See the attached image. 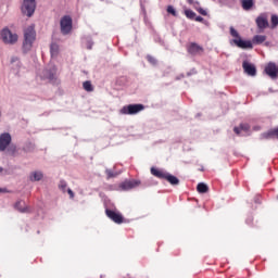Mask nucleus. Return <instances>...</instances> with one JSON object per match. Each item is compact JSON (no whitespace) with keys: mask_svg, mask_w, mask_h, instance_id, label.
Listing matches in <instances>:
<instances>
[{"mask_svg":"<svg viewBox=\"0 0 278 278\" xmlns=\"http://www.w3.org/2000/svg\"><path fill=\"white\" fill-rule=\"evenodd\" d=\"M35 41H36V30L34 29V26H28L24 30L23 51H25V53H27V51H31V48L34 47Z\"/></svg>","mask_w":278,"mask_h":278,"instance_id":"f257e3e1","label":"nucleus"},{"mask_svg":"<svg viewBox=\"0 0 278 278\" xmlns=\"http://www.w3.org/2000/svg\"><path fill=\"white\" fill-rule=\"evenodd\" d=\"M151 174L154 177H157L159 179H165L172 186H179V178L172 175L170 173L164 170V169H157L155 167L151 168Z\"/></svg>","mask_w":278,"mask_h":278,"instance_id":"f03ea898","label":"nucleus"},{"mask_svg":"<svg viewBox=\"0 0 278 278\" xmlns=\"http://www.w3.org/2000/svg\"><path fill=\"white\" fill-rule=\"evenodd\" d=\"M0 38L4 45H16L18 42V35L12 33L10 28H3L0 33Z\"/></svg>","mask_w":278,"mask_h":278,"instance_id":"7ed1b4c3","label":"nucleus"},{"mask_svg":"<svg viewBox=\"0 0 278 278\" xmlns=\"http://www.w3.org/2000/svg\"><path fill=\"white\" fill-rule=\"evenodd\" d=\"M34 12H36V0H24L22 4V13L28 18L34 16Z\"/></svg>","mask_w":278,"mask_h":278,"instance_id":"20e7f679","label":"nucleus"},{"mask_svg":"<svg viewBox=\"0 0 278 278\" xmlns=\"http://www.w3.org/2000/svg\"><path fill=\"white\" fill-rule=\"evenodd\" d=\"M255 24L257 26L258 31H264L265 29H268L270 27V24L268 23V13H261L256 20Z\"/></svg>","mask_w":278,"mask_h":278,"instance_id":"39448f33","label":"nucleus"},{"mask_svg":"<svg viewBox=\"0 0 278 278\" xmlns=\"http://www.w3.org/2000/svg\"><path fill=\"white\" fill-rule=\"evenodd\" d=\"M60 25H61V33L64 36H66L71 34V30L73 29V18L68 15H65L61 18Z\"/></svg>","mask_w":278,"mask_h":278,"instance_id":"423d86ee","label":"nucleus"},{"mask_svg":"<svg viewBox=\"0 0 278 278\" xmlns=\"http://www.w3.org/2000/svg\"><path fill=\"white\" fill-rule=\"evenodd\" d=\"M142 110H144V105L142 104H129L122 108L121 114L134 115V114H138V112H142Z\"/></svg>","mask_w":278,"mask_h":278,"instance_id":"0eeeda50","label":"nucleus"},{"mask_svg":"<svg viewBox=\"0 0 278 278\" xmlns=\"http://www.w3.org/2000/svg\"><path fill=\"white\" fill-rule=\"evenodd\" d=\"M12 142V135L10 132H3L0 135V151H5Z\"/></svg>","mask_w":278,"mask_h":278,"instance_id":"6e6552de","label":"nucleus"},{"mask_svg":"<svg viewBox=\"0 0 278 278\" xmlns=\"http://www.w3.org/2000/svg\"><path fill=\"white\" fill-rule=\"evenodd\" d=\"M242 68L244 73L250 77H255V75H257V70L255 68V65L248 61H243Z\"/></svg>","mask_w":278,"mask_h":278,"instance_id":"1a4fd4ad","label":"nucleus"},{"mask_svg":"<svg viewBox=\"0 0 278 278\" xmlns=\"http://www.w3.org/2000/svg\"><path fill=\"white\" fill-rule=\"evenodd\" d=\"M105 214L111 220H113V223H116L117 225L123 223V215H121V213H116L110 208H106Z\"/></svg>","mask_w":278,"mask_h":278,"instance_id":"9d476101","label":"nucleus"},{"mask_svg":"<svg viewBox=\"0 0 278 278\" xmlns=\"http://www.w3.org/2000/svg\"><path fill=\"white\" fill-rule=\"evenodd\" d=\"M265 73L271 79H277V73H278L277 65L273 62L268 63L267 66L265 67Z\"/></svg>","mask_w":278,"mask_h":278,"instance_id":"9b49d317","label":"nucleus"},{"mask_svg":"<svg viewBox=\"0 0 278 278\" xmlns=\"http://www.w3.org/2000/svg\"><path fill=\"white\" fill-rule=\"evenodd\" d=\"M140 186V180H126L119 185L122 190H132V188H138Z\"/></svg>","mask_w":278,"mask_h":278,"instance_id":"f8f14e48","label":"nucleus"},{"mask_svg":"<svg viewBox=\"0 0 278 278\" xmlns=\"http://www.w3.org/2000/svg\"><path fill=\"white\" fill-rule=\"evenodd\" d=\"M232 42L239 47V49H253V43L250 40H242L240 37L239 39H233Z\"/></svg>","mask_w":278,"mask_h":278,"instance_id":"ddd939ff","label":"nucleus"},{"mask_svg":"<svg viewBox=\"0 0 278 278\" xmlns=\"http://www.w3.org/2000/svg\"><path fill=\"white\" fill-rule=\"evenodd\" d=\"M188 53H190V55H201V53H203V47L197 43H191L188 47Z\"/></svg>","mask_w":278,"mask_h":278,"instance_id":"4468645a","label":"nucleus"},{"mask_svg":"<svg viewBox=\"0 0 278 278\" xmlns=\"http://www.w3.org/2000/svg\"><path fill=\"white\" fill-rule=\"evenodd\" d=\"M14 207L17 210V212H21V214H27V212H29V206H27L23 200L17 201Z\"/></svg>","mask_w":278,"mask_h":278,"instance_id":"2eb2a0df","label":"nucleus"},{"mask_svg":"<svg viewBox=\"0 0 278 278\" xmlns=\"http://www.w3.org/2000/svg\"><path fill=\"white\" fill-rule=\"evenodd\" d=\"M270 138H278V128L261 135V140H270Z\"/></svg>","mask_w":278,"mask_h":278,"instance_id":"dca6fc26","label":"nucleus"},{"mask_svg":"<svg viewBox=\"0 0 278 278\" xmlns=\"http://www.w3.org/2000/svg\"><path fill=\"white\" fill-rule=\"evenodd\" d=\"M43 177H45V174L40 170H35L29 175L30 181H42Z\"/></svg>","mask_w":278,"mask_h":278,"instance_id":"f3484780","label":"nucleus"},{"mask_svg":"<svg viewBox=\"0 0 278 278\" xmlns=\"http://www.w3.org/2000/svg\"><path fill=\"white\" fill-rule=\"evenodd\" d=\"M249 129H251V126L249 124H240L239 127L233 128V131H235V134H237V136H240L242 134V131H244L247 134L249 131Z\"/></svg>","mask_w":278,"mask_h":278,"instance_id":"a211bd4d","label":"nucleus"},{"mask_svg":"<svg viewBox=\"0 0 278 278\" xmlns=\"http://www.w3.org/2000/svg\"><path fill=\"white\" fill-rule=\"evenodd\" d=\"M43 77L46 79H54L55 78V66H53L51 70H46L43 72Z\"/></svg>","mask_w":278,"mask_h":278,"instance_id":"6ab92c4d","label":"nucleus"},{"mask_svg":"<svg viewBox=\"0 0 278 278\" xmlns=\"http://www.w3.org/2000/svg\"><path fill=\"white\" fill-rule=\"evenodd\" d=\"M241 5L243 10L249 11L255 5V2L253 0H241Z\"/></svg>","mask_w":278,"mask_h":278,"instance_id":"aec40b11","label":"nucleus"},{"mask_svg":"<svg viewBox=\"0 0 278 278\" xmlns=\"http://www.w3.org/2000/svg\"><path fill=\"white\" fill-rule=\"evenodd\" d=\"M197 190L200 194H205V192L210 191V187H207L204 182L198 184Z\"/></svg>","mask_w":278,"mask_h":278,"instance_id":"412c9836","label":"nucleus"},{"mask_svg":"<svg viewBox=\"0 0 278 278\" xmlns=\"http://www.w3.org/2000/svg\"><path fill=\"white\" fill-rule=\"evenodd\" d=\"M11 64H12V68H15V71H18L21 68V60H18L17 56L11 58Z\"/></svg>","mask_w":278,"mask_h":278,"instance_id":"4be33fe9","label":"nucleus"},{"mask_svg":"<svg viewBox=\"0 0 278 278\" xmlns=\"http://www.w3.org/2000/svg\"><path fill=\"white\" fill-rule=\"evenodd\" d=\"M266 41V36L264 35H256L253 37L252 42H254V45H262V42Z\"/></svg>","mask_w":278,"mask_h":278,"instance_id":"5701e85b","label":"nucleus"},{"mask_svg":"<svg viewBox=\"0 0 278 278\" xmlns=\"http://www.w3.org/2000/svg\"><path fill=\"white\" fill-rule=\"evenodd\" d=\"M83 88H84V90H86V92H92L94 90V87H92V83L89 80H86L83 84Z\"/></svg>","mask_w":278,"mask_h":278,"instance_id":"b1692460","label":"nucleus"},{"mask_svg":"<svg viewBox=\"0 0 278 278\" xmlns=\"http://www.w3.org/2000/svg\"><path fill=\"white\" fill-rule=\"evenodd\" d=\"M59 51H60V46H58L56 43H52L50 46V53L52 56L58 55Z\"/></svg>","mask_w":278,"mask_h":278,"instance_id":"393cba45","label":"nucleus"},{"mask_svg":"<svg viewBox=\"0 0 278 278\" xmlns=\"http://www.w3.org/2000/svg\"><path fill=\"white\" fill-rule=\"evenodd\" d=\"M105 173H106L109 179L118 177V175H121V173H114V172H112V169H106Z\"/></svg>","mask_w":278,"mask_h":278,"instance_id":"a878e982","label":"nucleus"},{"mask_svg":"<svg viewBox=\"0 0 278 278\" xmlns=\"http://www.w3.org/2000/svg\"><path fill=\"white\" fill-rule=\"evenodd\" d=\"M278 25V16L277 15H271V25L270 28L275 29V27H277Z\"/></svg>","mask_w":278,"mask_h":278,"instance_id":"bb28decb","label":"nucleus"},{"mask_svg":"<svg viewBox=\"0 0 278 278\" xmlns=\"http://www.w3.org/2000/svg\"><path fill=\"white\" fill-rule=\"evenodd\" d=\"M230 35L235 39H240V34H238V30H236V28H233V26L230 27Z\"/></svg>","mask_w":278,"mask_h":278,"instance_id":"cd10ccee","label":"nucleus"},{"mask_svg":"<svg viewBox=\"0 0 278 278\" xmlns=\"http://www.w3.org/2000/svg\"><path fill=\"white\" fill-rule=\"evenodd\" d=\"M185 14H186L187 18H194V16H197V13H194V11H192V10H186Z\"/></svg>","mask_w":278,"mask_h":278,"instance_id":"c85d7f7f","label":"nucleus"},{"mask_svg":"<svg viewBox=\"0 0 278 278\" xmlns=\"http://www.w3.org/2000/svg\"><path fill=\"white\" fill-rule=\"evenodd\" d=\"M148 62H150V64H153L155 66V64H157V60L155 58H153L152 55H148L147 56Z\"/></svg>","mask_w":278,"mask_h":278,"instance_id":"c756f323","label":"nucleus"},{"mask_svg":"<svg viewBox=\"0 0 278 278\" xmlns=\"http://www.w3.org/2000/svg\"><path fill=\"white\" fill-rule=\"evenodd\" d=\"M167 12L168 14H173V16H177V11H175V8H173L172 5L167 8Z\"/></svg>","mask_w":278,"mask_h":278,"instance_id":"7c9ffc66","label":"nucleus"},{"mask_svg":"<svg viewBox=\"0 0 278 278\" xmlns=\"http://www.w3.org/2000/svg\"><path fill=\"white\" fill-rule=\"evenodd\" d=\"M59 188H60L61 190H66V181L62 180V181L60 182V185H59Z\"/></svg>","mask_w":278,"mask_h":278,"instance_id":"2f4dec72","label":"nucleus"},{"mask_svg":"<svg viewBox=\"0 0 278 278\" xmlns=\"http://www.w3.org/2000/svg\"><path fill=\"white\" fill-rule=\"evenodd\" d=\"M0 175H9L8 169L0 166Z\"/></svg>","mask_w":278,"mask_h":278,"instance_id":"473e14b6","label":"nucleus"},{"mask_svg":"<svg viewBox=\"0 0 278 278\" xmlns=\"http://www.w3.org/2000/svg\"><path fill=\"white\" fill-rule=\"evenodd\" d=\"M200 14H202V16H207V11H205L204 9H199Z\"/></svg>","mask_w":278,"mask_h":278,"instance_id":"72a5a7b5","label":"nucleus"},{"mask_svg":"<svg viewBox=\"0 0 278 278\" xmlns=\"http://www.w3.org/2000/svg\"><path fill=\"white\" fill-rule=\"evenodd\" d=\"M67 193L70 194L71 199L75 197V193L71 189H67Z\"/></svg>","mask_w":278,"mask_h":278,"instance_id":"f704fd0d","label":"nucleus"},{"mask_svg":"<svg viewBox=\"0 0 278 278\" xmlns=\"http://www.w3.org/2000/svg\"><path fill=\"white\" fill-rule=\"evenodd\" d=\"M195 21H197L198 23H203V17H202V16H197V17H195Z\"/></svg>","mask_w":278,"mask_h":278,"instance_id":"c9c22d12","label":"nucleus"},{"mask_svg":"<svg viewBox=\"0 0 278 278\" xmlns=\"http://www.w3.org/2000/svg\"><path fill=\"white\" fill-rule=\"evenodd\" d=\"M87 49H92V42H89V43L87 45Z\"/></svg>","mask_w":278,"mask_h":278,"instance_id":"e433bc0d","label":"nucleus"},{"mask_svg":"<svg viewBox=\"0 0 278 278\" xmlns=\"http://www.w3.org/2000/svg\"><path fill=\"white\" fill-rule=\"evenodd\" d=\"M187 2H189L190 5H192V3H194V0H187Z\"/></svg>","mask_w":278,"mask_h":278,"instance_id":"4c0bfd02","label":"nucleus"},{"mask_svg":"<svg viewBox=\"0 0 278 278\" xmlns=\"http://www.w3.org/2000/svg\"><path fill=\"white\" fill-rule=\"evenodd\" d=\"M0 192H8V189L0 188Z\"/></svg>","mask_w":278,"mask_h":278,"instance_id":"58836bf2","label":"nucleus"},{"mask_svg":"<svg viewBox=\"0 0 278 278\" xmlns=\"http://www.w3.org/2000/svg\"><path fill=\"white\" fill-rule=\"evenodd\" d=\"M260 129V127H254V131H257Z\"/></svg>","mask_w":278,"mask_h":278,"instance_id":"ea45409f","label":"nucleus"},{"mask_svg":"<svg viewBox=\"0 0 278 278\" xmlns=\"http://www.w3.org/2000/svg\"><path fill=\"white\" fill-rule=\"evenodd\" d=\"M0 116H1V111H0Z\"/></svg>","mask_w":278,"mask_h":278,"instance_id":"a19ab883","label":"nucleus"}]
</instances>
